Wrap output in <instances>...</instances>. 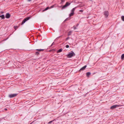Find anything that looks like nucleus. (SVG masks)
<instances>
[{"label":"nucleus","instance_id":"nucleus-5","mask_svg":"<svg viewBox=\"0 0 124 124\" xmlns=\"http://www.w3.org/2000/svg\"><path fill=\"white\" fill-rule=\"evenodd\" d=\"M70 3H69L68 2H67L66 3V4L64 5L63 6L62 5L60 7H62V9H63L70 5Z\"/></svg>","mask_w":124,"mask_h":124},{"label":"nucleus","instance_id":"nucleus-16","mask_svg":"<svg viewBox=\"0 0 124 124\" xmlns=\"http://www.w3.org/2000/svg\"><path fill=\"white\" fill-rule=\"evenodd\" d=\"M121 58L122 60H123L124 59V54H122L121 55Z\"/></svg>","mask_w":124,"mask_h":124},{"label":"nucleus","instance_id":"nucleus-9","mask_svg":"<svg viewBox=\"0 0 124 124\" xmlns=\"http://www.w3.org/2000/svg\"><path fill=\"white\" fill-rule=\"evenodd\" d=\"M104 15L105 17L106 18L109 15V13L107 11H104Z\"/></svg>","mask_w":124,"mask_h":124},{"label":"nucleus","instance_id":"nucleus-36","mask_svg":"<svg viewBox=\"0 0 124 124\" xmlns=\"http://www.w3.org/2000/svg\"><path fill=\"white\" fill-rule=\"evenodd\" d=\"M5 110H7V108H5Z\"/></svg>","mask_w":124,"mask_h":124},{"label":"nucleus","instance_id":"nucleus-34","mask_svg":"<svg viewBox=\"0 0 124 124\" xmlns=\"http://www.w3.org/2000/svg\"><path fill=\"white\" fill-rule=\"evenodd\" d=\"M31 0H27L28 1H30Z\"/></svg>","mask_w":124,"mask_h":124},{"label":"nucleus","instance_id":"nucleus-7","mask_svg":"<svg viewBox=\"0 0 124 124\" xmlns=\"http://www.w3.org/2000/svg\"><path fill=\"white\" fill-rule=\"evenodd\" d=\"M18 94L17 93L11 94H9L8 97L10 98H12L16 97Z\"/></svg>","mask_w":124,"mask_h":124},{"label":"nucleus","instance_id":"nucleus-26","mask_svg":"<svg viewBox=\"0 0 124 124\" xmlns=\"http://www.w3.org/2000/svg\"><path fill=\"white\" fill-rule=\"evenodd\" d=\"M70 38V37H67V38L66 39V41H67V40H68Z\"/></svg>","mask_w":124,"mask_h":124},{"label":"nucleus","instance_id":"nucleus-32","mask_svg":"<svg viewBox=\"0 0 124 124\" xmlns=\"http://www.w3.org/2000/svg\"><path fill=\"white\" fill-rule=\"evenodd\" d=\"M79 24L78 23V24H77L76 25V27H78V26Z\"/></svg>","mask_w":124,"mask_h":124},{"label":"nucleus","instance_id":"nucleus-20","mask_svg":"<svg viewBox=\"0 0 124 124\" xmlns=\"http://www.w3.org/2000/svg\"><path fill=\"white\" fill-rule=\"evenodd\" d=\"M61 2L60 3L61 4H63V3L65 1V0H61Z\"/></svg>","mask_w":124,"mask_h":124},{"label":"nucleus","instance_id":"nucleus-4","mask_svg":"<svg viewBox=\"0 0 124 124\" xmlns=\"http://www.w3.org/2000/svg\"><path fill=\"white\" fill-rule=\"evenodd\" d=\"M70 3H69L68 2H67L66 3V4L64 5L63 6L62 5L60 7H62V9H63L70 5Z\"/></svg>","mask_w":124,"mask_h":124},{"label":"nucleus","instance_id":"nucleus-14","mask_svg":"<svg viewBox=\"0 0 124 124\" xmlns=\"http://www.w3.org/2000/svg\"><path fill=\"white\" fill-rule=\"evenodd\" d=\"M91 74V73L90 72H88L86 73V75L87 77H88Z\"/></svg>","mask_w":124,"mask_h":124},{"label":"nucleus","instance_id":"nucleus-28","mask_svg":"<svg viewBox=\"0 0 124 124\" xmlns=\"http://www.w3.org/2000/svg\"><path fill=\"white\" fill-rule=\"evenodd\" d=\"M54 6L53 5L52 6L50 7V8H53L54 7Z\"/></svg>","mask_w":124,"mask_h":124},{"label":"nucleus","instance_id":"nucleus-25","mask_svg":"<svg viewBox=\"0 0 124 124\" xmlns=\"http://www.w3.org/2000/svg\"><path fill=\"white\" fill-rule=\"evenodd\" d=\"M73 28H74V29L75 30L77 29V28L76 27H75L74 26L73 27Z\"/></svg>","mask_w":124,"mask_h":124},{"label":"nucleus","instance_id":"nucleus-2","mask_svg":"<svg viewBox=\"0 0 124 124\" xmlns=\"http://www.w3.org/2000/svg\"><path fill=\"white\" fill-rule=\"evenodd\" d=\"M31 16H30L25 18L22 22L21 25H23V24L26 21L31 18Z\"/></svg>","mask_w":124,"mask_h":124},{"label":"nucleus","instance_id":"nucleus-23","mask_svg":"<svg viewBox=\"0 0 124 124\" xmlns=\"http://www.w3.org/2000/svg\"><path fill=\"white\" fill-rule=\"evenodd\" d=\"M39 53L38 52H36L35 54L36 55H39Z\"/></svg>","mask_w":124,"mask_h":124},{"label":"nucleus","instance_id":"nucleus-12","mask_svg":"<svg viewBox=\"0 0 124 124\" xmlns=\"http://www.w3.org/2000/svg\"><path fill=\"white\" fill-rule=\"evenodd\" d=\"M35 50L38 51V52H41L44 51V49H35Z\"/></svg>","mask_w":124,"mask_h":124},{"label":"nucleus","instance_id":"nucleus-17","mask_svg":"<svg viewBox=\"0 0 124 124\" xmlns=\"http://www.w3.org/2000/svg\"><path fill=\"white\" fill-rule=\"evenodd\" d=\"M50 8V7H47L44 10H43V11H46L47 10L49 9Z\"/></svg>","mask_w":124,"mask_h":124},{"label":"nucleus","instance_id":"nucleus-18","mask_svg":"<svg viewBox=\"0 0 124 124\" xmlns=\"http://www.w3.org/2000/svg\"><path fill=\"white\" fill-rule=\"evenodd\" d=\"M72 32V31H69L68 32V36L70 35L71 34V33Z\"/></svg>","mask_w":124,"mask_h":124},{"label":"nucleus","instance_id":"nucleus-11","mask_svg":"<svg viewBox=\"0 0 124 124\" xmlns=\"http://www.w3.org/2000/svg\"><path fill=\"white\" fill-rule=\"evenodd\" d=\"M86 65H85L84 66L81 68L79 70V71H80L81 70H84L86 68Z\"/></svg>","mask_w":124,"mask_h":124},{"label":"nucleus","instance_id":"nucleus-27","mask_svg":"<svg viewBox=\"0 0 124 124\" xmlns=\"http://www.w3.org/2000/svg\"><path fill=\"white\" fill-rule=\"evenodd\" d=\"M69 46L68 45H67L66 46V48H68L69 47Z\"/></svg>","mask_w":124,"mask_h":124},{"label":"nucleus","instance_id":"nucleus-10","mask_svg":"<svg viewBox=\"0 0 124 124\" xmlns=\"http://www.w3.org/2000/svg\"><path fill=\"white\" fill-rule=\"evenodd\" d=\"M10 15L9 13H8L6 14L5 15V17L6 18L8 19L10 17Z\"/></svg>","mask_w":124,"mask_h":124},{"label":"nucleus","instance_id":"nucleus-35","mask_svg":"<svg viewBox=\"0 0 124 124\" xmlns=\"http://www.w3.org/2000/svg\"><path fill=\"white\" fill-rule=\"evenodd\" d=\"M49 52H51V51H52V50H49Z\"/></svg>","mask_w":124,"mask_h":124},{"label":"nucleus","instance_id":"nucleus-3","mask_svg":"<svg viewBox=\"0 0 124 124\" xmlns=\"http://www.w3.org/2000/svg\"><path fill=\"white\" fill-rule=\"evenodd\" d=\"M70 3H69L68 2H67L66 3V4L64 5L63 6L62 5L60 7H62V9H63L70 5Z\"/></svg>","mask_w":124,"mask_h":124},{"label":"nucleus","instance_id":"nucleus-24","mask_svg":"<svg viewBox=\"0 0 124 124\" xmlns=\"http://www.w3.org/2000/svg\"><path fill=\"white\" fill-rule=\"evenodd\" d=\"M53 120L51 121H50V122H49L48 123V124H50L52 122H53V121H54V120Z\"/></svg>","mask_w":124,"mask_h":124},{"label":"nucleus","instance_id":"nucleus-8","mask_svg":"<svg viewBox=\"0 0 124 124\" xmlns=\"http://www.w3.org/2000/svg\"><path fill=\"white\" fill-rule=\"evenodd\" d=\"M120 106L119 105H114L110 107V108L111 109H113L116 108L117 107H118Z\"/></svg>","mask_w":124,"mask_h":124},{"label":"nucleus","instance_id":"nucleus-13","mask_svg":"<svg viewBox=\"0 0 124 124\" xmlns=\"http://www.w3.org/2000/svg\"><path fill=\"white\" fill-rule=\"evenodd\" d=\"M0 17L2 19H4L5 18V16L4 15H1L0 16Z\"/></svg>","mask_w":124,"mask_h":124},{"label":"nucleus","instance_id":"nucleus-1","mask_svg":"<svg viewBox=\"0 0 124 124\" xmlns=\"http://www.w3.org/2000/svg\"><path fill=\"white\" fill-rule=\"evenodd\" d=\"M75 54L72 51H71L69 53V54L66 55V56L68 58H71L72 57L75 56Z\"/></svg>","mask_w":124,"mask_h":124},{"label":"nucleus","instance_id":"nucleus-22","mask_svg":"<svg viewBox=\"0 0 124 124\" xmlns=\"http://www.w3.org/2000/svg\"><path fill=\"white\" fill-rule=\"evenodd\" d=\"M18 27L17 26H14V28L15 29V30H16L18 28Z\"/></svg>","mask_w":124,"mask_h":124},{"label":"nucleus","instance_id":"nucleus-15","mask_svg":"<svg viewBox=\"0 0 124 124\" xmlns=\"http://www.w3.org/2000/svg\"><path fill=\"white\" fill-rule=\"evenodd\" d=\"M70 18H67L63 22V23H64L66 21L70 20Z\"/></svg>","mask_w":124,"mask_h":124},{"label":"nucleus","instance_id":"nucleus-31","mask_svg":"<svg viewBox=\"0 0 124 124\" xmlns=\"http://www.w3.org/2000/svg\"><path fill=\"white\" fill-rule=\"evenodd\" d=\"M52 51H55V50L54 49H53L52 50Z\"/></svg>","mask_w":124,"mask_h":124},{"label":"nucleus","instance_id":"nucleus-30","mask_svg":"<svg viewBox=\"0 0 124 124\" xmlns=\"http://www.w3.org/2000/svg\"><path fill=\"white\" fill-rule=\"evenodd\" d=\"M54 42H53L52 43V45H51V46H50V47H51V46H52L53 45H54Z\"/></svg>","mask_w":124,"mask_h":124},{"label":"nucleus","instance_id":"nucleus-21","mask_svg":"<svg viewBox=\"0 0 124 124\" xmlns=\"http://www.w3.org/2000/svg\"><path fill=\"white\" fill-rule=\"evenodd\" d=\"M121 18L122 20L123 21H124V16H122L121 17Z\"/></svg>","mask_w":124,"mask_h":124},{"label":"nucleus","instance_id":"nucleus-6","mask_svg":"<svg viewBox=\"0 0 124 124\" xmlns=\"http://www.w3.org/2000/svg\"><path fill=\"white\" fill-rule=\"evenodd\" d=\"M77 7H75L74 8H73L72 10H71V12L70 13V14L69 15V16L70 17H71V16H72L74 14V12L76 8Z\"/></svg>","mask_w":124,"mask_h":124},{"label":"nucleus","instance_id":"nucleus-29","mask_svg":"<svg viewBox=\"0 0 124 124\" xmlns=\"http://www.w3.org/2000/svg\"><path fill=\"white\" fill-rule=\"evenodd\" d=\"M83 11V10H79V11L80 12H82Z\"/></svg>","mask_w":124,"mask_h":124},{"label":"nucleus","instance_id":"nucleus-19","mask_svg":"<svg viewBox=\"0 0 124 124\" xmlns=\"http://www.w3.org/2000/svg\"><path fill=\"white\" fill-rule=\"evenodd\" d=\"M62 51V49H59L58 50V51H57V52L58 53L61 52Z\"/></svg>","mask_w":124,"mask_h":124},{"label":"nucleus","instance_id":"nucleus-33","mask_svg":"<svg viewBox=\"0 0 124 124\" xmlns=\"http://www.w3.org/2000/svg\"><path fill=\"white\" fill-rule=\"evenodd\" d=\"M0 13L1 14H3L4 13V12L3 11H1Z\"/></svg>","mask_w":124,"mask_h":124}]
</instances>
